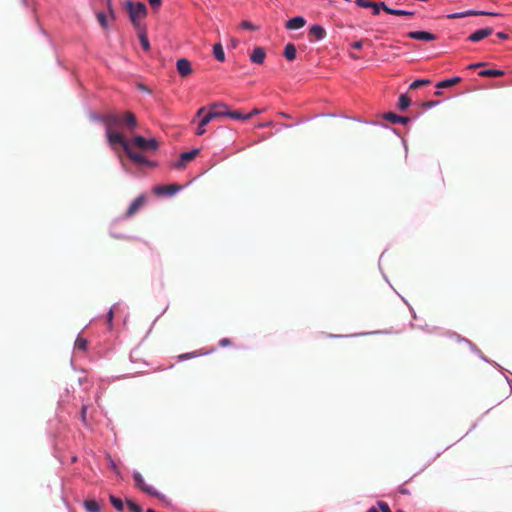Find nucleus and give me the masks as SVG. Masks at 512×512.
Segmentation results:
<instances>
[{
    "label": "nucleus",
    "instance_id": "obj_1",
    "mask_svg": "<svg viewBox=\"0 0 512 512\" xmlns=\"http://www.w3.org/2000/svg\"><path fill=\"white\" fill-rule=\"evenodd\" d=\"M92 118L104 124L105 130H115L121 125H125L129 129H134L137 125L135 115L127 111L123 115L117 113L93 114Z\"/></svg>",
    "mask_w": 512,
    "mask_h": 512
},
{
    "label": "nucleus",
    "instance_id": "obj_2",
    "mask_svg": "<svg viewBox=\"0 0 512 512\" xmlns=\"http://www.w3.org/2000/svg\"><path fill=\"white\" fill-rule=\"evenodd\" d=\"M125 7L128 11L130 21L135 29L144 28L145 26L140 23V19L147 16V7L142 2L134 3L127 0Z\"/></svg>",
    "mask_w": 512,
    "mask_h": 512
},
{
    "label": "nucleus",
    "instance_id": "obj_3",
    "mask_svg": "<svg viewBox=\"0 0 512 512\" xmlns=\"http://www.w3.org/2000/svg\"><path fill=\"white\" fill-rule=\"evenodd\" d=\"M206 110H209L211 114H216L214 115V119L219 117H229L234 119L233 115L235 111H231L229 106L224 102H215L208 106L199 108L196 112V117H200L204 112H206Z\"/></svg>",
    "mask_w": 512,
    "mask_h": 512
},
{
    "label": "nucleus",
    "instance_id": "obj_4",
    "mask_svg": "<svg viewBox=\"0 0 512 512\" xmlns=\"http://www.w3.org/2000/svg\"><path fill=\"white\" fill-rule=\"evenodd\" d=\"M132 476H133L135 486L138 489H140L142 492H144L145 494H147L149 496L156 497V498L160 499L161 501L166 500L165 495L161 494L160 492L157 491L156 488H154L152 485H149L145 482V480L140 472L134 471Z\"/></svg>",
    "mask_w": 512,
    "mask_h": 512
},
{
    "label": "nucleus",
    "instance_id": "obj_5",
    "mask_svg": "<svg viewBox=\"0 0 512 512\" xmlns=\"http://www.w3.org/2000/svg\"><path fill=\"white\" fill-rule=\"evenodd\" d=\"M125 153L130 158V160L133 161L134 163L148 166V167H156L157 166V162L151 161V160L147 159L144 155L133 151L131 149V147H125Z\"/></svg>",
    "mask_w": 512,
    "mask_h": 512
},
{
    "label": "nucleus",
    "instance_id": "obj_6",
    "mask_svg": "<svg viewBox=\"0 0 512 512\" xmlns=\"http://www.w3.org/2000/svg\"><path fill=\"white\" fill-rule=\"evenodd\" d=\"M106 138L108 143L111 146H114L116 144H119L122 146L123 150L125 151V147H130L128 141L125 139V137L115 130H105Z\"/></svg>",
    "mask_w": 512,
    "mask_h": 512
},
{
    "label": "nucleus",
    "instance_id": "obj_7",
    "mask_svg": "<svg viewBox=\"0 0 512 512\" xmlns=\"http://www.w3.org/2000/svg\"><path fill=\"white\" fill-rule=\"evenodd\" d=\"M132 143L142 150H156L158 148V143L154 138L147 139L140 135L135 136Z\"/></svg>",
    "mask_w": 512,
    "mask_h": 512
},
{
    "label": "nucleus",
    "instance_id": "obj_8",
    "mask_svg": "<svg viewBox=\"0 0 512 512\" xmlns=\"http://www.w3.org/2000/svg\"><path fill=\"white\" fill-rule=\"evenodd\" d=\"M478 15H486V16H498V13L484 11V10H465L462 12H455L447 15L448 19H460L468 16H478Z\"/></svg>",
    "mask_w": 512,
    "mask_h": 512
},
{
    "label": "nucleus",
    "instance_id": "obj_9",
    "mask_svg": "<svg viewBox=\"0 0 512 512\" xmlns=\"http://www.w3.org/2000/svg\"><path fill=\"white\" fill-rule=\"evenodd\" d=\"M182 189L178 184L159 185L154 187L153 191L157 195L172 197Z\"/></svg>",
    "mask_w": 512,
    "mask_h": 512
},
{
    "label": "nucleus",
    "instance_id": "obj_10",
    "mask_svg": "<svg viewBox=\"0 0 512 512\" xmlns=\"http://www.w3.org/2000/svg\"><path fill=\"white\" fill-rule=\"evenodd\" d=\"M199 153V149L195 148L180 154L179 159L173 163L174 168H182L187 162L192 161Z\"/></svg>",
    "mask_w": 512,
    "mask_h": 512
},
{
    "label": "nucleus",
    "instance_id": "obj_11",
    "mask_svg": "<svg viewBox=\"0 0 512 512\" xmlns=\"http://www.w3.org/2000/svg\"><path fill=\"white\" fill-rule=\"evenodd\" d=\"M176 69L181 77H187L193 72L191 63L186 58H181L177 60Z\"/></svg>",
    "mask_w": 512,
    "mask_h": 512
},
{
    "label": "nucleus",
    "instance_id": "obj_12",
    "mask_svg": "<svg viewBox=\"0 0 512 512\" xmlns=\"http://www.w3.org/2000/svg\"><path fill=\"white\" fill-rule=\"evenodd\" d=\"M146 196L144 194L139 195L136 197L131 204L129 205L127 211H126V218H130L133 216L145 203Z\"/></svg>",
    "mask_w": 512,
    "mask_h": 512
},
{
    "label": "nucleus",
    "instance_id": "obj_13",
    "mask_svg": "<svg viewBox=\"0 0 512 512\" xmlns=\"http://www.w3.org/2000/svg\"><path fill=\"white\" fill-rule=\"evenodd\" d=\"M492 34H493V29L491 27H485V28L478 29L475 32L471 33L468 36L467 40L471 41V42H479Z\"/></svg>",
    "mask_w": 512,
    "mask_h": 512
},
{
    "label": "nucleus",
    "instance_id": "obj_14",
    "mask_svg": "<svg viewBox=\"0 0 512 512\" xmlns=\"http://www.w3.org/2000/svg\"><path fill=\"white\" fill-rule=\"evenodd\" d=\"M407 36L410 39L427 42L434 41L436 39V35L428 31H410Z\"/></svg>",
    "mask_w": 512,
    "mask_h": 512
},
{
    "label": "nucleus",
    "instance_id": "obj_15",
    "mask_svg": "<svg viewBox=\"0 0 512 512\" xmlns=\"http://www.w3.org/2000/svg\"><path fill=\"white\" fill-rule=\"evenodd\" d=\"M383 118L392 124L407 125L411 121L410 117L400 116L393 112L384 113Z\"/></svg>",
    "mask_w": 512,
    "mask_h": 512
},
{
    "label": "nucleus",
    "instance_id": "obj_16",
    "mask_svg": "<svg viewBox=\"0 0 512 512\" xmlns=\"http://www.w3.org/2000/svg\"><path fill=\"white\" fill-rule=\"evenodd\" d=\"M327 33L324 27L320 24H313L309 27V36L313 37L316 41H321L326 37Z\"/></svg>",
    "mask_w": 512,
    "mask_h": 512
},
{
    "label": "nucleus",
    "instance_id": "obj_17",
    "mask_svg": "<svg viewBox=\"0 0 512 512\" xmlns=\"http://www.w3.org/2000/svg\"><path fill=\"white\" fill-rule=\"evenodd\" d=\"M305 24H306V20L304 17L296 16V17L290 18L286 22L285 27L289 30H297V29L304 27Z\"/></svg>",
    "mask_w": 512,
    "mask_h": 512
},
{
    "label": "nucleus",
    "instance_id": "obj_18",
    "mask_svg": "<svg viewBox=\"0 0 512 512\" xmlns=\"http://www.w3.org/2000/svg\"><path fill=\"white\" fill-rule=\"evenodd\" d=\"M266 57V52L262 47H255L250 55L251 62L255 64H263Z\"/></svg>",
    "mask_w": 512,
    "mask_h": 512
},
{
    "label": "nucleus",
    "instance_id": "obj_19",
    "mask_svg": "<svg viewBox=\"0 0 512 512\" xmlns=\"http://www.w3.org/2000/svg\"><path fill=\"white\" fill-rule=\"evenodd\" d=\"M263 112L262 109L254 108L249 113H242L241 111L236 110L234 113V120H241V121H247L251 119L255 115H259Z\"/></svg>",
    "mask_w": 512,
    "mask_h": 512
},
{
    "label": "nucleus",
    "instance_id": "obj_20",
    "mask_svg": "<svg viewBox=\"0 0 512 512\" xmlns=\"http://www.w3.org/2000/svg\"><path fill=\"white\" fill-rule=\"evenodd\" d=\"M381 5H382L383 10L386 13L391 14V15H395V16H407V15H409V16H412V15L415 14L414 11L390 8V7H388L385 4V2H381Z\"/></svg>",
    "mask_w": 512,
    "mask_h": 512
},
{
    "label": "nucleus",
    "instance_id": "obj_21",
    "mask_svg": "<svg viewBox=\"0 0 512 512\" xmlns=\"http://www.w3.org/2000/svg\"><path fill=\"white\" fill-rule=\"evenodd\" d=\"M138 31V37L141 44V47L144 51L148 52L150 50V42L147 36L146 28L136 29Z\"/></svg>",
    "mask_w": 512,
    "mask_h": 512
},
{
    "label": "nucleus",
    "instance_id": "obj_22",
    "mask_svg": "<svg viewBox=\"0 0 512 512\" xmlns=\"http://www.w3.org/2000/svg\"><path fill=\"white\" fill-rule=\"evenodd\" d=\"M83 506L87 512H101L100 504L94 499H86Z\"/></svg>",
    "mask_w": 512,
    "mask_h": 512
},
{
    "label": "nucleus",
    "instance_id": "obj_23",
    "mask_svg": "<svg viewBox=\"0 0 512 512\" xmlns=\"http://www.w3.org/2000/svg\"><path fill=\"white\" fill-rule=\"evenodd\" d=\"M213 55L217 61H219V62L225 61V59H226L225 52H224V49H223V46L221 43H215L213 45Z\"/></svg>",
    "mask_w": 512,
    "mask_h": 512
},
{
    "label": "nucleus",
    "instance_id": "obj_24",
    "mask_svg": "<svg viewBox=\"0 0 512 512\" xmlns=\"http://www.w3.org/2000/svg\"><path fill=\"white\" fill-rule=\"evenodd\" d=\"M461 81V77L455 76L452 78L444 79L436 84L437 88H448L455 84H458Z\"/></svg>",
    "mask_w": 512,
    "mask_h": 512
},
{
    "label": "nucleus",
    "instance_id": "obj_25",
    "mask_svg": "<svg viewBox=\"0 0 512 512\" xmlns=\"http://www.w3.org/2000/svg\"><path fill=\"white\" fill-rule=\"evenodd\" d=\"M296 47L293 43H288L284 48V57L288 61H293L296 58Z\"/></svg>",
    "mask_w": 512,
    "mask_h": 512
},
{
    "label": "nucleus",
    "instance_id": "obj_26",
    "mask_svg": "<svg viewBox=\"0 0 512 512\" xmlns=\"http://www.w3.org/2000/svg\"><path fill=\"white\" fill-rule=\"evenodd\" d=\"M504 74L505 72L500 69H485L478 73L480 77H501Z\"/></svg>",
    "mask_w": 512,
    "mask_h": 512
},
{
    "label": "nucleus",
    "instance_id": "obj_27",
    "mask_svg": "<svg viewBox=\"0 0 512 512\" xmlns=\"http://www.w3.org/2000/svg\"><path fill=\"white\" fill-rule=\"evenodd\" d=\"M74 348L80 351H86L88 348V341L79 334L75 340Z\"/></svg>",
    "mask_w": 512,
    "mask_h": 512
},
{
    "label": "nucleus",
    "instance_id": "obj_28",
    "mask_svg": "<svg viewBox=\"0 0 512 512\" xmlns=\"http://www.w3.org/2000/svg\"><path fill=\"white\" fill-rule=\"evenodd\" d=\"M411 104V99L406 94H401L398 99V108L405 111Z\"/></svg>",
    "mask_w": 512,
    "mask_h": 512
},
{
    "label": "nucleus",
    "instance_id": "obj_29",
    "mask_svg": "<svg viewBox=\"0 0 512 512\" xmlns=\"http://www.w3.org/2000/svg\"><path fill=\"white\" fill-rule=\"evenodd\" d=\"M109 500L112 504V506L119 512H122L124 510V502L122 499L116 497L115 495L111 494L109 496Z\"/></svg>",
    "mask_w": 512,
    "mask_h": 512
},
{
    "label": "nucleus",
    "instance_id": "obj_30",
    "mask_svg": "<svg viewBox=\"0 0 512 512\" xmlns=\"http://www.w3.org/2000/svg\"><path fill=\"white\" fill-rule=\"evenodd\" d=\"M215 114H211L209 110H206L199 118V123L202 124V126H207L213 119Z\"/></svg>",
    "mask_w": 512,
    "mask_h": 512
},
{
    "label": "nucleus",
    "instance_id": "obj_31",
    "mask_svg": "<svg viewBox=\"0 0 512 512\" xmlns=\"http://www.w3.org/2000/svg\"><path fill=\"white\" fill-rule=\"evenodd\" d=\"M126 504L131 512H143L142 507L131 499H126Z\"/></svg>",
    "mask_w": 512,
    "mask_h": 512
},
{
    "label": "nucleus",
    "instance_id": "obj_32",
    "mask_svg": "<svg viewBox=\"0 0 512 512\" xmlns=\"http://www.w3.org/2000/svg\"><path fill=\"white\" fill-rule=\"evenodd\" d=\"M96 17L101 27L108 28L107 15L104 12H97Z\"/></svg>",
    "mask_w": 512,
    "mask_h": 512
},
{
    "label": "nucleus",
    "instance_id": "obj_33",
    "mask_svg": "<svg viewBox=\"0 0 512 512\" xmlns=\"http://www.w3.org/2000/svg\"><path fill=\"white\" fill-rule=\"evenodd\" d=\"M430 83L428 79H417L410 84V89H417Z\"/></svg>",
    "mask_w": 512,
    "mask_h": 512
},
{
    "label": "nucleus",
    "instance_id": "obj_34",
    "mask_svg": "<svg viewBox=\"0 0 512 512\" xmlns=\"http://www.w3.org/2000/svg\"><path fill=\"white\" fill-rule=\"evenodd\" d=\"M200 355H202V353L194 351V352H190V353L181 354L178 356V359H179V361H185V360H188V359L200 356Z\"/></svg>",
    "mask_w": 512,
    "mask_h": 512
},
{
    "label": "nucleus",
    "instance_id": "obj_35",
    "mask_svg": "<svg viewBox=\"0 0 512 512\" xmlns=\"http://www.w3.org/2000/svg\"><path fill=\"white\" fill-rule=\"evenodd\" d=\"M240 28L241 29H244V30H251V31H254L257 29V27L250 21L248 20H243L241 23H240Z\"/></svg>",
    "mask_w": 512,
    "mask_h": 512
},
{
    "label": "nucleus",
    "instance_id": "obj_36",
    "mask_svg": "<svg viewBox=\"0 0 512 512\" xmlns=\"http://www.w3.org/2000/svg\"><path fill=\"white\" fill-rule=\"evenodd\" d=\"M355 4L358 7H362V8H370V7L374 6V2H372L370 0H355Z\"/></svg>",
    "mask_w": 512,
    "mask_h": 512
},
{
    "label": "nucleus",
    "instance_id": "obj_37",
    "mask_svg": "<svg viewBox=\"0 0 512 512\" xmlns=\"http://www.w3.org/2000/svg\"><path fill=\"white\" fill-rule=\"evenodd\" d=\"M377 506L380 512H392L389 505L384 501H378Z\"/></svg>",
    "mask_w": 512,
    "mask_h": 512
},
{
    "label": "nucleus",
    "instance_id": "obj_38",
    "mask_svg": "<svg viewBox=\"0 0 512 512\" xmlns=\"http://www.w3.org/2000/svg\"><path fill=\"white\" fill-rule=\"evenodd\" d=\"M370 8L372 9L373 15H378L380 13V11L383 10L381 2L380 3L374 2V6H372Z\"/></svg>",
    "mask_w": 512,
    "mask_h": 512
},
{
    "label": "nucleus",
    "instance_id": "obj_39",
    "mask_svg": "<svg viewBox=\"0 0 512 512\" xmlns=\"http://www.w3.org/2000/svg\"><path fill=\"white\" fill-rule=\"evenodd\" d=\"M206 131H207V130H206V127H205V126H202V124H201V123H198V126H197V129H196V131H195V134H196L197 136H202V135H204V134L206 133Z\"/></svg>",
    "mask_w": 512,
    "mask_h": 512
},
{
    "label": "nucleus",
    "instance_id": "obj_40",
    "mask_svg": "<svg viewBox=\"0 0 512 512\" xmlns=\"http://www.w3.org/2000/svg\"><path fill=\"white\" fill-rule=\"evenodd\" d=\"M148 2L155 10H158L162 4V0H148Z\"/></svg>",
    "mask_w": 512,
    "mask_h": 512
},
{
    "label": "nucleus",
    "instance_id": "obj_41",
    "mask_svg": "<svg viewBox=\"0 0 512 512\" xmlns=\"http://www.w3.org/2000/svg\"><path fill=\"white\" fill-rule=\"evenodd\" d=\"M438 103H439L438 101H433V100H432V101L424 102V103L422 104V106H423V108H425V109H430V108H432V107L436 106Z\"/></svg>",
    "mask_w": 512,
    "mask_h": 512
},
{
    "label": "nucleus",
    "instance_id": "obj_42",
    "mask_svg": "<svg viewBox=\"0 0 512 512\" xmlns=\"http://www.w3.org/2000/svg\"><path fill=\"white\" fill-rule=\"evenodd\" d=\"M232 344L231 340L229 338H222L220 341H219V346L220 347H228Z\"/></svg>",
    "mask_w": 512,
    "mask_h": 512
},
{
    "label": "nucleus",
    "instance_id": "obj_43",
    "mask_svg": "<svg viewBox=\"0 0 512 512\" xmlns=\"http://www.w3.org/2000/svg\"><path fill=\"white\" fill-rule=\"evenodd\" d=\"M462 341L466 342L474 352L480 353L479 349L468 339L462 338Z\"/></svg>",
    "mask_w": 512,
    "mask_h": 512
},
{
    "label": "nucleus",
    "instance_id": "obj_44",
    "mask_svg": "<svg viewBox=\"0 0 512 512\" xmlns=\"http://www.w3.org/2000/svg\"><path fill=\"white\" fill-rule=\"evenodd\" d=\"M107 8H108V11H109L111 17L114 19L115 13H114V9H113L111 0H107Z\"/></svg>",
    "mask_w": 512,
    "mask_h": 512
},
{
    "label": "nucleus",
    "instance_id": "obj_45",
    "mask_svg": "<svg viewBox=\"0 0 512 512\" xmlns=\"http://www.w3.org/2000/svg\"><path fill=\"white\" fill-rule=\"evenodd\" d=\"M87 406L83 405L81 408V419L85 423L86 422V413H87Z\"/></svg>",
    "mask_w": 512,
    "mask_h": 512
},
{
    "label": "nucleus",
    "instance_id": "obj_46",
    "mask_svg": "<svg viewBox=\"0 0 512 512\" xmlns=\"http://www.w3.org/2000/svg\"><path fill=\"white\" fill-rule=\"evenodd\" d=\"M113 310L110 309L108 312H107V322L109 324V326L111 327L112 325V321H113Z\"/></svg>",
    "mask_w": 512,
    "mask_h": 512
},
{
    "label": "nucleus",
    "instance_id": "obj_47",
    "mask_svg": "<svg viewBox=\"0 0 512 512\" xmlns=\"http://www.w3.org/2000/svg\"><path fill=\"white\" fill-rule=\"evenodd\" d=\"M496 36L500 39V40H507L509 38L508 34L506 32H498L496 34Z\"/></svg>",
    "mask_w": 512,
    "mask_h": 512
},
{
    "label": "nucleus",
    "instance_id": "obj_48",
    "mask_svg": "<svg viewBox=\"0 0 512 512\" xmlns=\"http://www.w3.org/2000/svg\"><path fill=\"white\" fill-rule=\"evenodd\" d=\"M352 47L355 48V49H361L362 48V42L361 41H356L352 44Z\"/></svg>",
    "mask_w": 512,
    "mask_h": 512
},
{
    "label": "nucleus",
    "instance_id": "obj_49",
    "mask_svg": "<svg viewBox=\"0 0 512 512\" xmlns=\"http://www.w3.org/2000/svg\"><path fill=\"white\" fill-rule=\"evenodd\" d=\"M476 68H478L477 63H473V64H470L467 66V69H469V70L476 69Z\"/></svg>",
    "mask_w": 512,
    "mask_h": 512
},
{
    "label": "nucleus",
    "instance_id": "obj_50",
    "mask_svg": "<svg viewBox=\"0 0 512 512\" xmlns=\"http://www.w3.org/2000/svg\"><path fill=\"white\" fill-rule=\"evenodd\" d=\"M270 125H271V122H267V123H261V124H259L258 126H259L260 128H265V127H269Z\"/></svg>",
    "mask_w": 512,
    "mask_h": 512
},
{
    "label": "nucleus",
    "instance_id": "obj_51",
    "mask_svg": "<svg viewBox=\"0 0 512 512\" xmlns=\"http://www.w3.org/2000/svg\"><path fill=\"white\" fill-rule=\"evenodd\" d=\"M367 512H380L379 508L377 509L376 507H371L370 509L367 510Z\"/></svg>",
    "mask_w": 512,
    "mask_h": 512
},
{
    "label": "nucleus",
    "instance_id": "obj_52",
    "mask_svg": "<svg viewBox=\"0 0 512 512\" xmlns=\"http://www.w3.org/2000/svg\"><path fill=\"white\" fill-rule=\"evenodd\" d=\"M477 65H478V68H479V67L484 66V65H485V63H484V62H478V63H477Z\"/></svg>",
    "mask_w": 512,
    "mask_h": 512
},
{
    "label": "nucleus",
    "instance_id": "obj_53",
    "mask_svg": "<svg viewBox=\"0 0 512 512\" xmlns=\"http://www.w3.org/2000/svg\"><path fill=\"white\" fill-rule=\"evenodd\" d=\"M279 114H280L282 117H286V118H287V117H289V116H288L286 113H284V112H281V113H279Z\"/></svg>",
    "mask_w": 512,
    "mask_h": 512
},
{
    "label": "nucleus",
    "instance_id": "obj_54",
    "mask_svg": "<svg viewBox=\"0 0 512 512\" xmlns=\"http://www.w3.org/2000/svg\"><path fill=\"white\" fill-rule=\"evenodd\" d=\"M130 359H131V361H134V353L133 352L130 354Z\"/></svg>",
    "mask_w": 512,
    "mask_h": 512
},
{
    "label": "nucleus",
    "instance_id": "obj_55",
    "mask_svg": "<svg viewBox=\"0 0 512 512\" xmlns=\"http://www.w3.org/2000/svg\"><path fill=\"white\" fill-rule=\"evenodd\" d=\"M146 512H156V511L154 509L149 508L146 510Z\"/></svg>",
    "mask_w": 512,
    "mask_h": 512
},
{
    "label": "nucleus",
    "instance_id": "obj_56",
    "mask_svg": "<svg viewBox=\"0 0 512 512\" xmlns=\"http://www.w3.org/2000/svg\"><path fill=\"white\" fill-rule=\"evenodd\" d=\"M397 512H404V511H402V510H398Z\"/></svg>",
    "mask_w": 512,
    "mask_h": 512
}]
</instances>
